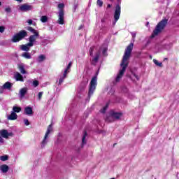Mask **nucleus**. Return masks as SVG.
Instances as JSON below:
<instances>
[{"label":"nucleus","mask_w":179,"mask_h":179,"mask_svg":"<svg viewBox=\"0 0 179 179\" xmlns=\"http://www.w3.org/2000/svg\"><path fill=\"white\" fill-rule=\"evenodd\" d=\"M107 108H108V103H107L102 109L100 110L102 114H104L107 111Z\"/></svg>","instance_id":"obj_30"},{"label":"nucleus","mask_w":179,"mask_h":179,"mask_svg":"<svg viewBox=\"0 0 179 179\" xmlns=\"http://www.w3.org/2000/svg\"><path fill=\"white\" fill-rule=\"evenodd\" d=\"M71 66H72V62H70L66 67V69H65V71H66L67 73H69V70L71 69Z\"/></svg>","instance_id":"obj_31"},{"label":"nucleus","mask_w":179,"mask_h":179,"mask_svg":"<svg viewBox=\"0 0 179 179\" xmlns=\"http://www.w3.org/2000/svg\"><path fill=\"white\" fill-rule=\"evenodd\" d=\"M9 136H13V132H8L6 129L0 130V143H5L4 139H9Z\"/></svg>","instance_id":"obj_6"},{"label":"nucleus","mask_w":179,"mask_h":179,"mask_svg":"<svg viewBox=\"0 0 179 179\" xmlns=\"http://www.w3.org/2000/svg\"><path fill=\"white\" fill-rule=\"evenodd\" d=\"M172 45H168L165 47L166 50H170L171 48Z\"/></svg>","instance_id":"obj_43"},{"label":"nucleus","mask_w":179,"mask_h":179,"mask_svg":"<svg viewBox=\"0 0 179 179\" xmlns=\"http://www.w3.org/2000/svg\"><path fill=\"white\" fill-rule=\"evenodd\" d=\"M32 85H33V86L34 87H37V86H38V85H39L38 81H37V80L33 81V84Z\"/></svg>","instance_id":"obj_37"},{"label":"nucleus","mask_w":179,"mask_h":179,"mask_svg":"<svg viewBox=\"0 0 179 179\" xmlns=\"http://www.w3.org/2000/svg\"><path fill=\"white\" fill-rule=\"evenodd\" d=\"M14 78L17 82H24V80L23 79V76H22V74H20L19 72L15 73Z\"/></svg>","instance_id":"obj_15"},{"label":"nucleus","mask_w":179,"mask_h":179,"mask_svg":"<svg viewBox=\"0 0 179 179\" xmlns=\"http://www.w3.org/2000/svg\"><path fill=\"white\" fill-rule=\"evenodd\" d=\"M5 31V27L1 26L0 27V33H3Z\"/></svg>","instance_id":"obj_40"},{"label":"nucleus","mask_w":179,"mask_h":179,"mask_svg":"<svg viewBox=\"0 0 179 179\" xmlns=\"http://www.w3.org/2000/svg\"><path fill=\"white\" fill-rule=\"evenodd\" d=\"M122 117V113L120 112H115L114 110H111L108 115L106 118V121L107 122H114V121H117V120H120Z\"/></svg>","instance_id":"obj_3"},{"label":"nucleus","mask_w":179,"mask_h":179,"mask_svg":"<svg viewBox=\"0 0 179 179\" xmlns=\"http://www.w3.org/2000/svg\"><path fill=\"white\" fill-rule=\"evenodd\" d=\"M100 58V52L96 53L95 55L92 57V65L96 66L97 62H99V59Z\"/></svg>","instance_id":"obj_12"},{"label":"nucleus","mask_w":179,"mask_h":179,"mask_svg":"<svg viewBox=\"0 0 179 179\" xmlns=\"http://www.w3.org/2000/svg\"><path fill=\"white\" fill-rule=\"evenodd\" d=\"M24 37H27V31L22 30L13 36L11 41L13 43H19V41L23 40Z\"/></svg>","instance_id":"obj_4"},{"label":"nucleus","mask_w":179,"mask_h":179,"mask_svg":"<svg viewBox=\"0 0 179 179\" xmlns=\"http://www.w3.org/2000/svg\"><path fill=\"white\" fill-rule=\"evenodd\" d=\"M5 12H7V13H10V12H12V9L10 7H7L5 8Z\"/></svg>","instance_id":"obj_38"},{"label":"nucleus","mask_w":179,"mask_h":179,"mask_svg":"<svg viewBox=\"0 0 179 179\" xmlns=\"http://www.w3.org/2000/svg\"><path fill=\"white\" fill-rule=\"evenodd\" d=\"M27 30L28 31H31V33H33V34H37V33H38L37 30L33 29V27H28Z\"/></svg>","instance_id":"obj_27"},{"label":"nucleus","mask_w":179,"mask_h":179,"mask_svg":"<svg viewBox=\"0 0 179 179\" xmlns=\"http://www.w3.org/2000/svg\"><path fill=\"white\" fill-rule=\"evenodd\" d=\"M38 37H40V34L39 33H36L34 34V35H31L28 40H29V45H34V44H36L37 38H38Z\"/></svg>","instance_id":"obj_11"},{"label":"nucleus","mask_w":179,"mask_h":179,"mask_svg":"<svg viewBox=\"0 0 179 179\" xmlns=\"http://www.w3.org/2000/svg\"><path fill=\"white\" fill-rule=\"evenodd\" d=\"M110 1H113V0H110Z\"/></svg>","instance_id":"obj_52"},{"label":"nucleus","mask_w":179,"mask_h":179,"mask_svg":"<svg viewBox=\"0 0 179 179\" xmlns=\"http://www.w3.org/2000/svg\"><path fill=\"white\" fill-rule=\"evenodd\" d=\"M0 170L1 173H6L8 171H9V166L6 164H3L0 166Z\"/></svg>","instance_id":"obj_19"},{"label":"nucleus","mask_w":179,"mask_h":179,"mask_svg":"<svg viewBox=\"0 0 179 179\" xmlns=\"http://www.w3.org/2000/svg\"><path fill=\"white\" fill-rule=\"evenodd\" d=\"M86 136H87V133L86 131H84L82 138L81 148H83V145H86Z\"/></svg>","instance_id":"obj_22"},{"label":"nucleus","mask_w":179,"mask_h":179,"mask_svg":"<svg viewBox=\"0 0 179 179\" xmlns=\"http://www.w3.org/2000/svg\"><path fill=\"white\" fill-rule=\"evenodd\" d=\"M22 111V108L20 107L17 106H13V113H20Z\"/></svg>","instance_id":"obj_25"},{"label":"nucleus","mask_w":179,"mask_h":179,"mask_svg":"<svg viewBox=\"0 0 179 179\" xmlns=\"http://www.w3.org/2000/svg\"><path fill=\"white\" fill-rule=\"evenodd\" d=\"M13 84L9 82H6L4 83L3 86H1V89H7L8 90H10V89H12Z\"/></svg>","instance_id":"obj_20"},{"label":"nucleus","mask_w":179,"mask_h":179,"mask_svg":"<svg viewBox=\"0 0 179 179\" xmlns=\"http://www.w3.org/2000/svg\"><path fill=\"white\" fill-rule=\"evenodd\" d=\"M167 59H168L167 58H164V61H167Z\"/></svg>","instance_id":"obj_49"},{"label":"nucleus","mask_w":179,"mask_h":179,"mask_svg":"<svg viewBox=\"0 0 179 179\" xmlns=\"http://www.w3.org/2000/svg\"><path fill=\"white\" fill-rule=\"evenodd\" d=\"M58 8L59 9V10H64V8H65V4H64L63 3H59L58 4Z\"/></svg>","instance_id":"obj_33"},{"label":"nucleus","mask_w":179,"mask_h":179,"mask_svg":"<svg viewBox=\"0 0 179 179\" xmlns=\"http://www.w3.org/2000/svg\"><path fill=\"white\" fill-rule=\"evenodd\" d=\"M18 69L22 75H24L27 73L26 70H24V65L23 64H18Z\"/></svg>","instance_id":"obj_21"},{"label":"nucleus","mask_w":179,"mask_h":179,"mask_svg":"<svg viewBox=\"0 0 179 179\" xmlns=\"http://www.w3.org/2000/svg\"><path fill=\"white\" fill-rule=\"evenodd\" d=\"M153 62L155 64V65H157V66H159L160 68L163 66V63L159 62V61H157L156 59H153Z\"/></svg>","instance_id":"obj_28"},{"label":"nucleus","mask_w":179,"mask_h":179,"mask_svg":"<svg viewBox=\"0 0 179 179\" xmlns=\"http://www.w3.org/2000/svg\"><path fill=\"white\" fill-rule=\"evenodd\" d=\"M130 79H131V80H135V79H136V80H139V77L136 76V74L132 73V75L130 76Z\"/></svg>","instance_id":"obj_29"},{"label":"nucleus","mask_w":179,"mask_h":179,"mask_svg":"<svg viewBox=\"0 0 179 179\" xmlns=\"http://www.w3.org/2000/svg\"><path fill=\"white\" fill-rule=\"evenodd\" d=\"M30 47H33V45H29L28 43L26 45H21L20 49L22 51H26L27 52V51H30Z\"/></svg>","instance_id":"obj_17"},{"label":"nucleus","mask_w":179,"mask_h":179,"mask_svg":"<svg viewBox=\"0 0 179 179\" xmlns=\"http://www.w3.org/2000/svg\"><path fill=\"white\" fill-rule=\"evenodd\" d=\"M18 10L20 12H29V10H33V6L27 3L21 4L19 6Z\"/></svg>","instance_id":"obj_8"},{"label":"nucleus","mask_w":179,"mask_h":179,"mask_svg":"<svg viewBox=\"0 0 179 179\" xmlns=\"http://www.w3.org/2000/svg\"><path fill=\"white\" fill-rule=\"evenodd\" d=\"M108 8H111V5L110 4H108Z\"/></svg>","instance_id":"obj_48"},{"label":"nucleus","mask_w":179,"mask_h":179,"mask_svg":"<svg viewBox=\"0 0 179 179\" xmlns=\"http://www.w3.org/2000/svg\"><path fill=\"white\" fill-rule=\"evenodd\" d=\"M83 27V26L80 25L78 28V30H80Z\"/></svg>","instance_id":"obj_45"},{"label":"nucleus","mask_w":179,"mask_h":179,"mask_svg":"<svg viewBox=\"0 0 179 179\" xmlns=\"http://www.w3.org/2000/svg\"><path fill=\"white\" fill-rule=\"evenodd\" d=\"M7 120L15 121V120H17V115L15 112H11L10 115H8Z\"/></svg>","instance_id":"obj_16"},{"label":"nucleus","mask_w":179,"mask_h":179,"mask_svg":"<svg viewBox=\"0 0 179 179\" xmlns=\"http://www.w3.org/2000/svg\"><path fill=\"white\" fill-rule=\"evenodd\" d=\"M85 115L86 117H89V113H87V115H86V113H85Z\"/></svg>","instance_id":"obj_47"},{"label":"nucleus","mask_w":179,"mask_h":179,"mask_svg":"<svg viewBox=\"0 0 179 179\" xmlns=\"http://www.w3.org/2000/svg\"><path fill=\"white\" fill-rule=\"evenodd\" d=\"M24 113L27 115H33V108L30 106H27L24 108Z\"/></svg>","instance_id":"obj_18"},{"label":"nucleus","mask_w":179,"mask_h":179,"mask_svg":"<svg viewBox=\"0 0 179 179\" xmlns=\"http://www.w3.org/2000/svg\"><path fill=\"white\" fill-rule=\"evenodd\" d=\"M29 88L26 87L20 89L19 92V96L20 97V99H23L24 97V95L27 94Z\"/></svg>","instance_id":"obj_14"},{"label":"nucleus","mask_w":179,"mask_h":179,"mask_svg":"<svg viewBox=\"0 0 179 179\" xmlns=\"http://www.w3.org/2000/svg\"><path fill=\"white\" fill-rule=\"evenodd\" d=\"M120 16H121V6L120 5H117L115 7V13H114V20L115 22L117 23L118 22V20L120 19Z\"/></svg>","instance_id":"obj_9"},{"label":"nucleus","mask_w":179,"mask_h":179,"mask_svg":"<svg viewBox=\"0 0 179 179\" xmlns=\"http://www.w3.org/2000/svg\"><path fill=\"white\" fill-rule=\"evenodd\" d=\"M51 132H52V124H50L48 127L46 133L44 136V138L42 141V142L41 143V149H43V148H45V145H47V143H48V136L51 134Z\"/></svg>","instance_id":"obj_5"},{"label":"nucleus","mask_w":179,"mask_h":179,"mask_svg":"<svg viewBox=\"0 0 179 179\" xmlns=\"http://www.w3.org/2000/svg\"><path fill=\"white\" fill-rule=\"evenodd\" d=\"M8 155H4V156L0 157V160H1V162H6V160H8Z\"/></svg>","instance_id":"obj_32"},{"label":"nucleus","mask_w":179,"mask_h":179,"mask_svg":"<svg viewBox=\"0 0 179 179\" xmlns=\"http://www.w3.org/2000/svg\"><path fill=\"white\" fill-rule=\"evenodd\" d=\"M1 5H2V2L0 1V6H1Z\"/></svg>","instance_id":"obj_51"},{"label":"nucleus","mask_w":179,"mask_h":179,"mask_svg":"<svg viewBox=\"0 0 179 179\" xmlns=\"http://www.w3.org/2000/svg\"><path fill=\"white\" fill-rule=\"evenodd\" d=\"M15 1H16L17 2H19L20 3L23 2V0H15Z\"/></svg>","instance_id":"obj_44"},{"label":"nucleus","mask_w":179,"mask_h":179,"mask_svg":"<svg viewBox=\"0 0 179 179\" xmlns=\"http://www.w3.org/2000/svg\"><path fill=\"white\" fill-rule=\"evenodd\" d=\"M167 22H169L167 19H164L157 24L152 34L151 35L152 38H153V37H156V36L160 34V33L164 30V27L167 25Z\"/></svg>","instance_id":"obj_2"},{"label":"nucleus","mask_w":179,"mask_h":179,"mask_svg":"<svg viewBox=\"0 0 179 179\" xmlns=\"http://www.w3.org/2000/svg\"><path fill=\"white\" fill-rule=\"evenodd\" d=\"M37 62L41 63L43 62V61H45V55H40L38 58L36 59Z\"/></svg>","instance_id":"obj_23"},{"label":"nucleus","mask_w":179,"mask_h":179,"mask_svg":"<svg viewBox=\"0 0 179 179\" xmlns=\"http://www.w3.org/2000/svg\"><path fill=\"white\" fill-rule=\"evenodd\" d=\"M117 2L120 3V2H121V0H117Z\"/></svg>","instance_id":"obj_50"},{"label":"nucleus","mask_w":179,"mask_h":179,"mask_svg":"<svg viewBox=\"0 0 179 179\" xmlns=\"http://www.w3.org/2000/svg\"><path fill=\"white\" fill-rule=\"evenodd\" d=\"M57 23L59 24H64L65 23V13H64V10H59Z\"/></svg>","instance_id":"obj_10"},{"label":"nucleus","mask_w":179,"mask_h":179,"mask_svg":"<svg viewBox=\"0 0 179 179\" xmlns=\"http://www.w3.org/2000/svg\"><path fill=\"white\" fill-rule=\"evenodd\" d=\"M44 94L43 92H40L38 94V101H40L43 97V94Z\"/></svg>","instance_id":"obj_34"},{"label":"nucleus","mask_w":179,"mask_h":179,"mask_svg":"<svg viewBox=\"0 0 179 179\" xmlns=\"http://www.w3.org/2000/svg\"><path fill=\"white\" fill-rule=\"evenodd\" d=\"M96 3L98 6H99V8H101V6H103V1L101 0H97Z\"/></svg>","instance_id":"obj_36"},{"label":"nucleus","mask_w":179,"mask_h":179,"mask_svg":"<svg viewBox=\"0 0 179 179\" xmlns=\"http://www.w3.org/2000/svg\"><path fill=\"white\" fill-rule=\"evenodd\" d=\"M22 57H23L24 58H26L27 59H31V55H30V53H29V52L22 53Z\"/></svg>","instance_id":"obj_24"},{"label":"nucleus","mask_w":179,"mask_h":179,"mask_svg":"<svg viewBox=\"0 0 179 179\" xmlns=\"http://www.w3.org/2000/svg\"><path fill=\"white\" fill-rule=\"evenodd\" d=\"M101 51H102L103 55H106V54L107 52V46L106 45L105 47L101 48Z\"/></svg>","instance_id":"obj_35"},{"label":"nucleus","mask_w":179,"mask_h":179,"mask_svg":"<svg viewBox=\"0 0 179 179\" xmlns=\"http://www.w3.org/2000/svg\"><path fill=\"white\" fill-rule=\"evenodd\" d=\"M132 50H134V43H131L124 50V54L120 64L122 69L119 71V73L115 80V83H118V82H120L122 78V76H124V73H125V71L128 67V64H129V61L132 54Z\"/></svg>","instance_id":"obj_1"},{"label":"nucleus","mask_w":179,"mask_h":179,"mask_svg":"<svg viewBox=\"0 0 179 179\" xmlns=\"http://www.w3.org/2000/svg\"><path fill=\"white\" fill-rule=\"evenodd\" d=\"M67 70H64V72L63 75L59 76V83L58 85L61 86L62 83H64V80H65L66 76L68 75V72H66Z\"/></svg>","instance_id":"obj_13"},{"label":"nucleus","mask_w":179,"mask_h":179,"mask_svg":"<svg viewBox=\"0 0 179 179\" xmlns=\"http://www.w3.org/2000/svg\"><path fill=\"white\" fill-rule=\"evenodd\" d=\"M97 75H99V71L96 73L90 81V94L94 93V90H96V87H97Z\"/></svg>","instance_id":"obj_7"},{"label":"nucleus","mask_w":179,"mask_h":179,"mask_svg":"<svg viewBox=\"0 0 179 179\" xmlns=\"http://www.w3.org/2000/svg\"><path fill=\"white\" fill-rule=\"evenodd\" d=\"M24 123L27 126L30 125V122H29V120H27V119H24Z\"/></svg>","instance_id":"obj_39"},{"label":"nucleus","mask_w":179,"mask_h":179,"mask_svg":"<svg viewBox=\"0 0 179 179\" xmlns=\"http://www.w3.org/2000/svg\"><path fill=\"white\" fill-rule=\"evenodd\" d=\"M88 94H90V87H89Z\"/></svg>","instance_id":"obj_46"},{"label":"nucleus","mask_w":179,"mask_h":179,"mask_svg":"<svg viewBox=\"0 0 179 179\" xmlns=\"http://www.w3.org/2000/svg\"><path fill=\"white\" fill-rule=\"evenodd\" d=\"M131 34L133 38H135L136 37V32H131Z\"/></svg>","instance_id":"obj_41"},{"label":"nucleus","mask_w":179,"mask_h":179,"mask_svg":"<svg viewBox=\"0 0 179 179\" xmlns=\"http://www.w3.org/2000/svg\"><path fill=\"white\" fill-rule=\"evenodd\" d=\"M28 24H33V20H28L27 21Z\"/></svg>","instance_id":"obj_42"},{"label":"nucleus","mask_w":179,"mask_h":179,"mask_svg":"<svg viewBox=\"0 0 179 179\" xmlns=\"http://www.w3.org/2000/svg\"><path fill=\"white\" fill-rule=\"evenodd\" d=\"M41 22H42V23H47V22H48V17H47V15L41 16Z\"/></svg>","instance_id":"obj_26"}]
</instances>
